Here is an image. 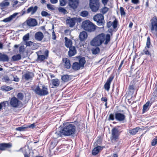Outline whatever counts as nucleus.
<instances>
[{
	"label": "nucleus",
	"instance_id": "nucleus-1",
	"mask_svg": "<svg viewBox=\"0 0 157 157\" xmlns=\"http://www.w3.org/2000/svg\"><path fill=\"white\" fill-rule=\"evenodd\" d=\"M105 40L104 44L107 45L110 40V36L109 34L105 36L104 33H101L94 37L90 42L91 44L95 46H98L102 44Z\"/></svg>",
	"mask_w": 157,
	"mask_h": 157
},
{
	"label": "nucleus",
	"instance_id": "nucleus-2",
	"mask_svg": "<svg viewBox=\"0 0 157 157\" xmlns=\"http://www.w3.org/2000/svg\"><path fill=\"white\" fill-rule=\"evenodd\" d=\"M75 131V127L72 124H66L59 132H56L55 134L57 137H62V135L65 136H69L74 134Z\"/></svg>",
	"mask_w": 157,
	"mask_h": 157
},
{
	"label": "nucleus",
	"instance_id": "nucleus-3",
	"mask_svg": "<svg viewBox=\"0 0 157 157\" xmlns=\"http://www.w3.org/2000/svg\"><path fill=\"white\" fill-rule=\"evenodd\" d=\"M32 90L36 94L40 96L46 95L49 94L47 86L42 84L33 86Z\"/></svg>",
	"mask_w": 157,
	"mask_h": 157
},
{
	"label": "nucleus",
	"instance_id": "nucleus-4",
	"mask_svg": "<svg viewBox=\"0 0 157 157\" xmlns=\"http://www.w3.org/2000/svg\"><path fill=\"white\" fill-rule=\"evenodd\" d=\"M150 27L152 33L157 37V17L155 16L151 20Z\"/></svg>",
	"mask_w": 157,
	"mask_h": 157
},
{
	"label": "nucleus",
	"instance_id": "nucleus-5",
	"mask_svg": "<svg viewBox=\"0 0 157 157\" xmlns=\"http://www.w3.org/2000/svg\"><path fill=\"white\" fill-rule=\"evenodd\" d=\"M89 5L90 8L92 11L96 12L100 8V1L99 0H90Z\"/></svg>",
	"mask_w": 157,
	"mask_h": 157
},
{
	"label": "nucleus",
	"instance_id": "nucleus-6",
	"mask_svg": "<svg viewBox=\"0 0 157 157\" xmlns=\"http://www.w3.org/2000/svg\"><path fill=\"white\" fill-rule=\"evenodd\" d=\"M93 18L94 20L97 22V25L99 26H104V16L102 14L99 13L95 15Z\"/></svg>",
	"mask_w": 157,
	"mask_h": 157
},
{
	"label": "nucleus",
	"instance_id": "nucleus-7",
	"mask_svg": "<svg viewBox=\"0 0 157 157\" xmlns=\"http://www.w3.org/2000/svg\"><path fill=\"white\" fill-rule=\"evenodd\" d=\"M49 52L48 50H46L44 52V55H41V51H39L36 52L37 55V60L39 61L42 62L45 59H47L48 57Z\"/></svg>",
	"mask_w": 157,
	"mask_h": 157
},
{
	"label": "nucleus",
	"instance_id": "nucleus-8",
	"mask_svg": "<svg viewBox=\"0 0 157 157\" xmlns=\"http://www.w3.org/2000/svg\"><path fill=\"white\" fill-rule=\"evenodd\" d=\"M117 127L118 128H120V126H117L116 127L113 128L112 130V136L111 137V140H116L118 138L120 134L119 131Z\"/></svg>",
	"mask_w": 157,
	"mask_h": 157
},
{
	"label": "nucleus",
	"instance_id": "nucleus-9",
	"mask_svg": "<svg viewBox=\"0 0 157 157\" xmlns=\"http://www.w3.org/2000/svg\"><path fill=\"white\" fill-rule=\"evenodd\" d=\"M10 105L14 108L19 107L22 105L21 102L15 97L12 98L10 101Z\"/></svg>",
	"mask_w": 157,
	"mask_h": 157
},
{
	"label": "nucleus",
	"instance_id": "nucleus-10",
	"mask_svg": "<svg viewBox=\"0 0 157 157\" xmlns=\"http://www.w3.org/2000/svg\"><path fill=\"white\" fill-rule=\"evenodd\" d=\"M115 118L117 121L124 123L126 121V116L125 115L121 113L117 112L115 114Z\"/></svg>",
	"mask_w": 157,
	"mask_h": 157
},
{
	"label": "nucleus",
	"instance_id": "nucleus-11",
	"mask_svg": "<svg viewBox=\"0 0 157 157\" xmlns=\"http://www.w3.org/2000/svg\"><path fill=\"white\" fill-rule=\"evenodd\" d=\"M114 75L113 74L111 75L108 79L104 85V89L107 91L109 90L111 83L114 78Z\"/></svg>",
	"mask_w": 157,
	"mask_h": 157
},
{
	"label": "nucleus",
	"instance_id": "nucleus-12",
	"mask_svg": "<svg viewBox=\"0 0 157 157\" xmlns=\"http://www.w3.org/2000/svg\"><path fill=\"white\" fill-rule=\"evenodd\" d=\"M151 44L150 38L149 36L147 38L146 46L144 50V54L146 55H151V53L147 49V48H150V45Z\"/></svg>",
	"mask_w": 157,
	"mask_h": 157
},
{
	"label": "nucleus",
	"instance_id": "nucleus-13",
	"mask_svg": "<svg viewBox=\"0 0 157 157\" xmlns=\"http://www.w3.org/2000/svg\"><path fill=\"white\" fill-rule=\"evenodd\" d=\"M34 76V75L33 73L28 71L23 75L22 78L25 80L28 81L32 80Z\"/></svg>",
	"mask_w": 157,
	"mask_h": 157
},
{
	"label": "nucleus",
	"instance_id": "nucleus-14",
	"mask_svg": "<svg viewBox=\"0 0 157 157\" xmlns=\"http://www.w3.org/2000/svg\"><path fill=\"white\" fill-rule=\"evenodd\" d=\"M27 25L30 27H34L37 25V22L36 20L34 18H30L26 20Z\"/></svg>",
	"mask_w": 157,
	"mask_h": 157
},
{
	"label": "nucleus",
	"instance_id": "nucleus-15",
	"mask_svg": "<svg viewBox=\"0 0 157 157\" xmlns=\"http://www.w3.org/2000/svg\"><path fill=\"white\" fill-rule=\"evenodd\" d=\"M79 3V0H69V6L73 9L77 7Z\"/></svg>",
	"mask_w": 157,
	"mask_h": 157
},
{
	"label": "nucleus",
	"instance_id": "nucleus-16",
	"mask_svg": "<svg viewBox=\"0 0 157 157\" xmlns=\"http://www.w3.org/2000/svg\"><path fill=\"white\" fill-rule=\"evenodd\" d=\"M19 13H15L9 17L6 18L3 20V21L5 22H9L11 21L13 19L16 17V16Z\"/></svg>",
	"mask_w": 157,
	"mask_h": 157
},
{
	"label": "nucleus",
	"instance_id": "nucleus-17",
	"mask_svg": "<svg viewBox=\"0 0 157 157\" xmlns=\"http://www.w3.org/2000/svg\"><path fill=\"white\" fill-rule=\"evenodd\" d=\"M34 37L36 40L40 41L42 40L44 37V35L42 32H38L35 34Z\"/></svg>",
	"mask_w": 157,
	"mask_h": 157
},
{
	"label": "nucleus",
	"instance_id": "nucleus-18",
	"mask_svg": "<svg viewBox=\"0 0 157 157\" xmlns=\"http://www.w3.org/2000/svg\"><path fill=\"white\" fill-rule=\"evenodd\" d=\"M37 9L38 7L36 6L34 7L31 6L27 10L26 13H29L31 12V14L33 15L36 12Z\"/></svg>",
	"mask_w": 157,
	"mask_h": 157
},
{
	"label": "nucleus",
	"instance_id": "nucleus-19",
	"mask_svg": "<svg viewBox=\"0 0 157 157\" xmlns=\"http://www.w3.org/2000/svg\"><path fill=\"white\" fill-rule=\"evenodd\" d=\"M69 48V50L68 52V55L69 56L71 57L74 56L76 53V51L74 46H71Z\"/></svg>",
	"mask_w": 157,
	"mask_h": 157
},
{
	"label": "nucleus",
	"instance_id": "nucleus-20",
	"mask_svg": "<svg viewBox=\"0 0 157 157\" xmlns=\"http://www.w3.org/2000/svg\"><path fill=\"white\" fill-rule=\"evenodd\" d=\"M87 36V33L84 31H82L79 35V39L81 41H83L86 39Z\"/></svg>",
	"mask_w": 157,
	"mask_h": 157
},
{
	"label": "nucleus",
	"instance_id": "nucleus-21",
	"mask_svg": "<svg viewBox=\"0 0 157 157\" xmlns=\"http://www.w3.org/2000/svg\"><path fill=\"white\" fill-rule=\"evenodd\" d=\"M75 18H70L67 19L66 20L67 24H68L71 27H73L75 25Z\"/></svg>",
	"mask_w": 157,
	"mask_h": 157
},
{
	"label": "nucleus",
	"instance_id": "nucleus-22",
	"mask_svg": "<svg viewBox=\"0 0 157 157\" xmlns=\"http://www.w3.org/2000/svg\"><path fill=\"white\" fill-rule=\"evenodd\" d=\"M11 146V144L10 143H2L0 144V150H5L6 148H10Z\"/></svg>",
	"mask_w": 157,
	"mask_h": 157
},
{
	"label": "nucleus",
	"instance_id": "nucleus-23",
	"mask_svg": "<svg viewBox=\"0 0 157 157\" xmlns=\"http://www.w3.org/2000/svg\"><path fill=\"white\" fill-rule=\"evenodd\" d=\"M103 148V147L100 146H98L94 148L92 151V154L94 155H97L99 151L102 150Z\"/></svg>",
	"mask_w": 157,
	"mask_h": 157
},
{
	"label": "nucleus",
	"instance_id": "nucleus-24",
	"mask_svg": "<svg viewBox=\"0 0 157 157\" xmlns=\"http://www.w3.org/2000/svg\"><path fill=\"white\" fill-rule=\"evenodd\" d=\"M63 60L65 67L67 69L70 68L71 67L70 60L67 58H63Z\"/></svg>",
	"mask_w": 157,
	"mask_h": 157
},
{
	"label": "nucleus",
	"instance_id": "nucleus-25",
	"mask_svg": "<svg viewBox=\"0 0 157 157\" xmlns=\"http://www.w3.org/2000/svg\"><path fill=\"white\" fill-rule=\"evenodd\" d=\"M98 27L89 21V32H93Z\"/></svg>",
	"mask_w": 157,
	"mask_h": 157
},
{
	"label": "nucleus",
	"instance_id": "nucleus-26",
	"mask_svg": "<svg viewBox=\"0 0 157 157\" xmlns=\"http://www.w3.org/2000/svg\"><path fill=\"white\" fill-rule=\"evenodd\" d=\"M155 86L156 88L153 92L152 94L153 96L151 99V100L152 102H154L157 101V83L155 84Z\"/></svg>",
	"mask_w": 157,
	"mask_h": 157
},
{
	"label": "nucleus",
	"instance_id": "nucleus-27",
	"mask_svg": "<svg viewBox=\"0 0 157 157\" xmlns=\"http://www.w3.org/2000/svg\"><path fill=\"white\" fill-rule=\"evenodd\" d=\"M64 39L65 40V45L67 48H68L72 46V43L71 40L68 39L67 37H65Z\"/></svg>",
	"mask_w": 157,
	"mask_h": 157
},
{
	"label": "nucleus",
	"instance_id": "nucleus-28",
	"mask_svg": "<svg viewBox=\"0 0 157 157\" xmlns=\"http://www.w3.org/2000/svg\"><path fill=\"white\" fill-rule=\"evenodd\" d=\"M151 103H150L149 101H148L146 103L143 105V113H144L147 111L148 109V107L150 106L151 104L153 102H152L151 100Z\"/></svg>",
	"mask_w": 157,
	"mask_h": 157
},
{
	"label": "nucleus",
	"instance_id": "nucleus-29",
	"mask_svg": "<svg viewBox=\"0 0 157 157\" xmlns=\"http://www.w3.org/2000/svg\"><path fill=\"white\" fill-rule=\"evenodd\" d=\"M9 60L8 56L6 54H2L0 53V61L3 62H7Z\"/></svg>",
	"mask_w": 157,
	"mask_h": 157
},
{
	"label": "nucleus",
	"instance_id": "nucleus-30",
	"mask_svg": "<svg viewBox=\"0 0 157 157\" xmlns=\"http://www.w3.org/2000/svg\"><path fill=\"white\" fill-rule=\"evenodd\" d=\"M82 67L81 66L79 63L77 62H75L73 63L72 68L73 70L77 71L79 70Z\"/></svg>",
	"mask_w": 157,
	"mask_h": 157
},
{
	"label": "nucleus",
	"instance_id": "nucleus-31",
	"mask_svg": "<svg viewBox=\"0 0 157 157\" xmlns=\"http://www.w3.org/2000/svg\"><path fill=\"white\" fill-rule=\"evenodd\" d=\"M82 27L84 30L88 31V20H86L82 22Z\"/></svg>",
	"mask_w": 157,
	"mask_h": 157
},
{
	"label": "nucleus",
	"instance_id": "nucleus-32",
	"mask_svg": "<svg viewBox=\"0 0 157 157\" xmlns=\"http://www.w3.org/2000/svg\"><path fill=\"white\" fill-rule=\"evenodd\" d=\"M10 5V3L7 1V0H5L0 3V8L3 9L6 8Z\"/></svg>",
	"mask_w": 157,
	"mask_h": 157
},
{
	"label": "nucleus",
	"instance_id": "nucleus-33",
	"mask_svg": "<svg viewBox=\"0 0 157 157\" xmlns=\"http://www.w3.org/2000/svg\"><path fill=\"white\" fill-rule=\"evenodd\" d=\"M61 79L64 82H67L71 79L70 76L66 75L62 76Z\"/></svg>",
	"mask_w": 157,
	"mask_h": 157
},
{
	"label": "nucleus",
	"instance_id": "nucleus-34",
	"mask_svg": "<svg viewBox=\"0 0 157 157\" xmlns=\"http://www.w3.org/2000/svg\"><path fill=\"white\" fill-rule=\"evenodd\" d=\"M140 128L139 127H136V128L130 129L129 130V133L132 135H134L136 134L138 132Z\"/></svg>",
	"mask_w": 157,
	"mask_h": 157
},
{
	"label": "nucleus",
	"instance_id": "nucleus-35",
	"mask_svg": "<svg viewBox=\"0 0 157 157\" xmlns=\"http://www.w3.org/2000/svg\"><path fill=\"white\" fill-rule=\"evenodd\" d=\"M52 83L54 86L57 87L59 86L60 82L58 79L56 78L52 80Z\"/></svg>",
	"mask_w": 157,
	"mask_h": 157
},
{
	"label": "nucleus",
	"instance_id": "nucleus-36",
	"mask_svg": "<svg viewBox=\"0 0 157 157\" xmlns=\"http://www.w3.org/2000/svg\"><path fill=\"white\" fill-rule=\"evenodd\" d=\"M109 8L105 6L101 9L100 12L102 13V14L103 15L106 13L107 12L109 11Z\"/></svg>",
	"mask_w": 157,
	"mask_h": 157
},
{
	"label": "nucleus",
	"instance_id": "nucleus-37",
	"mask_svg": "<svg viewBox=\"0 0 157 157\" xmlns=\"http://www.w3.org/2000/svg\"><path fill=\"white\" fill-rule=\"evenodd\" d=\"M79 64L82 67H83L84 64L85 63L86 61L84 57L80 58L79 60Z\"/></svg>",
	"mask_w": 157,
	"mask_h": 157
},
{
	"label": "nucleus",
	"instance_id": "nucleus-38",
	"mask_svg": "<svg viewBox=\"0 0 157 157\" xmlns=\"http://www.w3.org/2000/svg\"><path fill=\"white\" fill-rule=\"evenodd\" d=\"M12 59L14 61H17L21 59V56L20 54H18L13 56L12 57Z\"/></svg>",
	"mask_w": 157,
	"mask_h": 157
},
{
	"label": "nucleus",
	"instance_id": "nucleus-39",
	"mask_svg": "<svg viewBox=\"0 0 157 157\" xmlns=\"http://www.w3.org/2000/svg\"><path fill=\"white\" fill-rule=\"evenodd\" d=\"M92 53L94 54H96L100 52V49L98 47L93 48L92 49Z\"/></svg>",
	"mask_w": 157,
	"mask_h": 157
},
{
	"label": "nucleus",
	"instance_id": "nucleus-40",
	"mask_svg": "<svg viewBox=\"0 0 157 157\" xmlns=\"http://www.w3.org/2000/svg\"><path fill=\"white\" fill-rule=\"evenodd\" d=\"M27 128L26 126H25V125H24L23 126L18 127L16 128L15 130L16 131H24L25 130V129Z\"/></svg>",
	"mask_w": 157,
	"mask_h": 157
},
{
	"label": "nucleus",
	"instance_id": "nucleus-41",
	"mask_svg": "<svg viewBox=\"0 0 157 157\" xmlns=\"http://www.w3.org/2000/svg\"><path fill=\"white\" fill-rule=\"evenodd\" d=\"M58 10L59 12L62 13H63L64 14H66L67 13V11L64 8L61 7H59L58 8Z\"/></svg>",
	"mask_w": 157,
	"mask_h": 157
},
{
	"label": "nucleus",
	"instance_id": "nucleus-42",
	"mask_svg": "<svg viewBox=\"0 0 157 157\" xmlns=\"http://www.w3.org/2000/svg\"><path fill=\"white\" fill-rule=\"evenodd\" d=\"M29 33H27L23 37V40L25 42H26V41H27L29 40Z\"/></svg>",
	"mask_w": 157,
	"mask_h": 157
},
{
	"label": "nucleus",
	"instance_id": "nucleus-43",
	"mask_svg": "<svg viewBox=\"0 0 157 157\" xmlns=\"http://www.w3.org/2000/svg\"><path fill=\"white\" fill-rule=\"evenodd\" d=\"M120 10L121 16H125L126 15V13L124 11V8L122 7H120Z\"/></svg>",
	"mask_w": 157,
	"mask_h": 157
},
{
	"label": "nucleus",
	"instance_id": "nucleus-44",
	"mask_svg": "<svg viewBox=\"0 0 157 157\" xmlns=\"http://www.w3.org/2000/svg\"><path fill=\"white\" fill-rule=\"evenodd\" d=\"M41 15L43 17H49L50 16V14L44 11H42L41 12Z\"/></svg>",
	"mask_w": 157,
	"mask_h": 157
},
{
	"label": "nucleus",
	"instance_id": "nucleus-45",
	"mask_svg": "<svg viewBox=\"0 0 157 157\" xmlns=\"http://www.w3.org/2000/svg\"><path fill=\"white\" fill-rule=\"evenodd\" d=\"M156 144H157V136L152 140L151 143V145L152 146H154Z\"/></svg>",
	"mask_w": 157,
	"mask_h": 157
},
{
	"label": "nucleus",
	"instance_id": "nucleus-46",
	"mask_svg": "<svg viewBox=\"0 0 157 157\" xmlns=\"http://www.w3.org/2000/svg\"><path fill=\"white\" fill-rule=\"evenodd\" d=\"M17 96L19 100H22L24 97V95L22 93H19L17 94Z\"/></svg>",
	"mask_w": 157,
	"mask_h": 157
},
{
	"label": "nucleus",
	"instance_id": "nucleus-47",
	"mask_svg": "<svg viewBox=\"0 0 157 157\" xmlns=\"http://www.w3.org/2000/svg\"><path fill=\"white\" fill-rule=\"evenodd\" d=\"M88 14L87 11H84L80 13V15L82 17H86Z\"/></svg>",
	"mask_w": 157,
	"mask_h": 157
},
{
	"label": "nucleus",
	"instance_id": "nucleus-48",
	"mask_svg": "<svg viewBox=\"0 0 157 157\" xmlns=\"http://www.w3.org/2000/svg\"><path fill=\"white\" fill-rule=\"evenodd\" d=\"M117 23L118 21L117 19H115L112 23L113 27V29H115L117 27Z\"/></svg>",
	"mask_w": 157,
	"mask_h": 157
},
{
	"label": "nucleus",
	"instance_id": "nucleus-49",
	"mask_svg": "<svg viewBox=\"0 0 157 157\" xmlns=\"http://www.w3.org/2000/svg\"><path fill=\"white\" fill-rule=\"evenodd\" d=\"M2 89L6 91H9L12 89V88L11 87L5 86H3Z\"/></svg>",
	"mask_w": 157,
	"mask_h": 157
},
{
	"label": "nucleus",
	"instance_id": "nucleus-50",
	"mask_svg": "<svg viewBox=\"0 0 157 157\" xmlns=\"http://www.w3.org/2000/svg\"><path fill=\"white\" fill-rule=\"evenodd\" d=\"M47 6L49 10H55L54 6L50 4H48L47 5Z\"/></svg>",
	"mask_w": 157,
	"mask_h": 157
},
{
	"label": "nucleus",
	"instance_id": "nucleus-51",
	"mask_svg": "<svg viewBox=\"0 0 157 157\" xmlns=\"http://www.w3.org/2000/svg\"><path fill=\"white\" fill-rule=\"evenodd\" d=\"M114 116L113 114L111 113L109 114V120L113 121L114 120Z\"/></svg>",
	"mask_w": 157,
	"mask_h": 157
},
{
	"label": "nucleus",
	"instance_id": "nucleus-52",
	"mask_svg": "<svg viewBox=\"0 0 157 157\" xmlns=\"http://www.w3.org/2000/svg\"><path fill=\"white\" fill-rule=\"evenodd\" d=\"M39 44L38 43H33V47L32 49L33 50H34L38 48L39 47Z\"/></svg>",
	"mask_w": 157,
	"mask_h": 157
},
{
	"label": "nucleus",
	"instance_id": "nucleus-53",
	"mask_svg": "<svg viewBox=\"0 0 157 157\" xmlns=\"http://www.w3.org/2000/svg\"><path fill=\"white\" fill-rule=\"evenodd\" d=\"M3 80L6 82H9L10 81L9 76H5L3 77Z\"/></svg>",
	"mask_w": 157,
	"mask_h": 157
},
{
	"label": "nucleus",
	"instance_id": "nucleus-54",
	"mask_svg": "<svg viewBox=\"0 0 157 157\" xmlns=\"http://www.w3.org/2000/svg\"><path fill=\"white\" fill-rule=\"evenodd\" d=\"M8 102L7 101H4L0 103V111L2 109L3 106L5 107L6 103H8Z\"/></svg>",
	"mask_w": 157,
	"mask_h": 157
},
{
	"label": "nucleus",
	"instance_id": "nucleus-55",
	"mask_svg": "<svg viewBox=\"0 0 157 157\" xmlns=\"http://www.w3.org/2000/svg\"><path fill=\"white\" fill-rule=\"evenodd\" d=\"M33 43L31 41H26L25 45L26 46H30L33 45Z\"/></svg>",
	"mask_w": 157,
	"mask_h": 157
},
{
	"label": "nucleus",
	"instance_id": "nucleus-56",
	"mask_svg": "<svg viewBox=\"0 0 157 157\" xmlns=\"http://www.w3.org/2000/svg\"><path fill=\"white\" fill-rule=\"evenodd\" d=\"M59 2L60 5L61 6H64L66 4V2L64 0H60Z\"/></svg>",
	"mask_w": 157,
	"mask_h": 157
},
{
	"label": "nucleus",
	"instance_id": "nucleus-57",
	"mask_svg": "<svg viewBox=\"0 0 157 157\" xmlns=\"http://www.w3.org/2000/svg\"><path fill=\"white\" fill-rule=\"evenodd\" d=\"M13 81H14L15 82H18L19 81V78L17 77V76L15 75H14Z\"/></svg>",
	"mask_w": 157,
	"mask_h": 157
},
{
	"label": "nucleus",
	"instance_id": "nucleus-58",
	"mask_svg": "<svg viewBox=\"0 0 157 157\" xmlns=\"http://www.w3.org/2000/svg\"><path fill=\"white\" fill-rule=\"evenodd\" d=\"M25 49L24 48V46L22 45L19 48V51L20 52H23L25 51Z\"/></svg>",
	"mask_w": 157,
	"mask_h": 157
},
{
	"label": "nucleus",
	"instance_id": "nucleus-59",
	"mask_svg": "<svg viewBox=\"0 0 157 157\" xmlns=\"http://www.w3.org/2000/svg\"><path fill=\"white\" fill-rule=\"evenodd\" d=\"M109 0H101V2L102 4L104 6L107 5Z\"/></svg>",
	"mask_w": 157,
	"mask_h": 157
},
{
	"label": "nucleus",
	"instance_id": "nucleus-60",
	"mask_svg": "<svg viewBox=\"0 0 157 157\" xmlns=\"http://www.w3.org/2000/svg\"><path fill=\"white\" fill-rule=\"evenodd\" d=\"M14 75H13L12 74H10L9 75V77L10 82L13 81Z\"/></svg>",
	"mask_w": 157,
	"mask_h": 157
},
{
	"label": "nucleus",
	"instance_id": "nucleus-61",
	"mask_svg": "<svg viewBox=\"0 0 157 157\" xmlns=\"http://www.w3.org/2000/svg\"><path fill=\"white\" fill-rule=\"evenodd\" d=\"M52 39L54 40H56V34L54 30H53V32H52Z\"/></svg>",
	"mask_w": 157,
	"mask_h": 157
},
{
	"label": "nucleus",
	"instance_id": "nucleus-62",
	"mask_svg": "<svg viewBox=\"0 0 157 157\" xmlns=\"http://www.w3.org/2000/svg\"><path fill=\"white\" fill-rule=\"evenodd\" d=\"M112 25V23L111 21H109L107 23V26L108 28H109Z\"/></svg>",
	"mask_w": 157,
	"mask_h": 157
},
{
	"label": "nucleus",
	"instance_id": "nucleus-63",
	"mask_svg": "<svg viewBox=\"0 0 157 157\" xmlns=\"http://www.w3.org/2000/svg\"><path fill=\"white\" fill-rule=\"evenodd\" d=\"M71 32V31L68 29H66L64 31V33L66 35L70 34Z\"/></svg>",
	"mask_w": 157,
	"mask_h": 157
},
{
	"label": "nucleus",
	"instance_id": "nucleus-64",
	"mask_svg": "<svg viewBox=\"0 0 157 157\" xmlns=\"http://www.w3.org/2000/svg\"><path fill=\"white\" fill-rule=\"evenodd\" d=\"M101 101L102 102H107V99L105 97H102L101 98Z\"/></svg>",
	"mask_w": 157,
	"mask_h": 157
}]
</instances>
